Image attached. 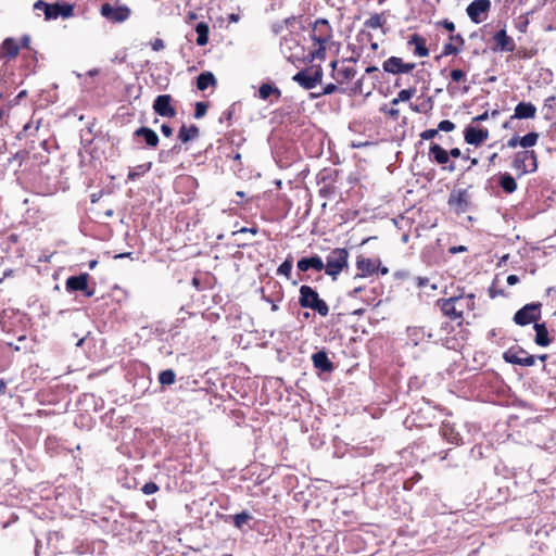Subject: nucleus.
Listing matches in <instances>:
<instances>
[{"label": "nucleus", "mask_w": 556, "mask_h": 556, "mask_svg": "<svg viewBox=\"0 0 556 556\" xmlns=\"http://www.w3.org/2000/svg\"><path fill=\"white\" fill-rule=\"evenodd\" d=\"M384 23L386 18L383 17V15L376 13L365 21L364 26L367 28L377 29L382 27Z\"/></svg>", "instance_id": "obj_38"}, {"label": "nucleus", "mask_w": 556, "mask_h": 556, "mask_svg": "<svg viewBox=\"0 0 556 556\" xmlns=\"http://www.w3.org/2000/svg\"><path fill=\"white\" fill-rule=\"evenodd\" d=\"M539 138L540 135L536 131H530L525 136L515 135L507 140L506 147L510 149H515L517 147H521L522 149H529L538 143Z\"/></svg>", "instance_id": "obj_22"}, {"label": "nucleus", "mask_w": 556, "mask_h": 556, "mask_svg": "<svg viewBox=\"0 0 556 556\" xmlns=\"http://www.w3.org/2000/svg\"><path fill=\"white\" fill-rule=\"evenodd\" d=\"M293 80L296 81L304 89H313L316 87L315 81L311 75V70H302L293 76Z\"/></svg>", "instance_id": "obj_31"}, {"label": "nucleus", "mask_w": 556, "mask_h": 556, "mask_svg": "<svg viewBox=\"0 0 556 556\" xmlns=\"http://www.w3.org/2000/svg\"><path fill=\"white\" fill-rule=\"evenodd\" d=\"M442 27H444L447 31L453 33L455 30V24L452 21L443 20L439 23Z\"/></svg>", "instance_id": "obj_54"}, {"label": "nucleus", "mask_w": 556, "mask_h": 556, "mask_svg": "<svg viewBox=\"0 0 556 556\" xmlns=\"http://www.w3.org/2000/svg\"><path fill=\"white\" fill-rule=\"evenodd\" d=\"M464 160L469 161L470 165L468 166V169L472 168L473 166L478 165L479 161L476 157H470L469 155H464Z\"/></svg>", "instance_id": "obj_60"}, {"label": "nucleus", "mask_w": 556, "mask_h": 556, "mask_svg": "<svg viewBox=\"0 0 556 556\" xmlns=\"http://www.w3.org/2000/svg\"><path fill=\"white\" fill-rule=\"evenodd\" d=\"M435 306L442 315L450 320H457L463 324L465 316L476 309L475 293H466L464 287H457L456 293L448 298H440L435 301Z\"/></svg>", "instance_id": "obj_1"}, {"label": "nucleus", "mask_w": 556, "mask_h": 556, "mask_svg": "<svg viewBox=\"0 0 556 556\" xmlns=\"http://www.w3.org/2000/svg\"><path fill=\"white\" fill-rule=\"evenodd\" d=\"M556 98L553 96V97H548L546 100H545V103H544V108H546L547 110H552L553 109V103L555 102Z\"/></svg>", "instance_id": "obj_62"}, {"label": "nucleus", "mask_w": 556, "mask_h": 556, "mask_svg": "<svg viewBox=\"0 0 556 556\" xmlns=\"http://www.w3.org/2000/svg\"><path fill=\"white\" fill-rule=\"evenodd\" d=\"M349 251L345 248H336L326 257V275L336 280L349 267Z\"/></svg>", "instance_id": "obj_5"}, {"label": "nucleus", "mask_w": 556, "mask_h": 556, "mask_svg": "<svg viewBox=\"0 0 556 556\" xmlns=\"http://www.w3.org/2000/svg\"><path fill=\"white\" fill-rule=\"evenodd\" d=\"M361 37V40L370 42L371 49L377 50L378 49V42L372 41V35L369 31L362 30L358 35Z\"/></svg>", "instance_id": "obj_48"}, {"label": "nucleus", "mask_w": 556, "mask_h": 556, "mask_svg": "<svg viewBox=\"0 0 556 556\" xmlns=\"http://www.w3.org/2000/svg\"><path fill=\"white\" fill-rule=\"evenodd\" d=\"M498 186L508 194L517 190L516 179L509 173H502L498 176Z\"/></svg>", "instance_id": "obj_32"}, {"label": "nucleus", "mask_w": 556, "mask_h": 556, "mask_svg": "<svg viewBox=\"0 0 556 556\" xmlns=\"http://www.w3.org/2000/svg\"><path fill=\"white\" fill-rule=\"evenodd\" d=\"M533 328L535 330L534 342L539 346H547V345H549L552 340H551V338L548 336V330L546 328V325L544 323L543 324L535 323Z\"/></svg>", "instance_id": "obj_29"}, {"label": "nucleus", "mask_w": 556, "mask_h": 556, "mask_svg": "<svg viewBox=\"0 0 556 556\" xmlns=\"http://www.w3.org/2000/svg\"><path fill=\"white\" fill-rule=\"evenodd\" d=\"M207 109H208L207 102H202V101L197 102L194 105V113H193L194 118L200 119V118L204 117L206 115Z\"/></svg>", "instance_id": "obj_42"}, {"label": "nucleus", "mask_w": 556, "mask_h": 556, "mask_svg": "<svg viewBox=\"0 0 556 556\" xmlns=\"http://www.w3.org/2000/svg\"><path fill=\"white\" fill-rule=\"evenodd\" d=\"M74 4L71 3H47L38 0L34 4V10L42 11L47 21L56 20L62 16L64 18L71 17L74 14Z\"/></svg>", "instance_id": "obj_7"}, {"label": "nucleus", "mask_w": 556, "mask_h": 556, "mask_svg": "<svg viewBox=\"0 0 556 556\" xmlns=\"http://www.w3.org/2000/svg\"><path fill=\"white\" fill-rule=\"evenodd\" d=\"M217 79L212 72H203L197 77V88L200 91L206 90L208 87H216Z\"/></svg>", "instance_id": "obj_33"}, {"label": "nucleus", "mask_w": 556, "mask_h": 556, "mask_svg": "<svg viewBox=\"0 0 556 556\" xmlns=\"http://www.w3.org/2000/svg\"><path fill=\"white\" fill-rule=\"evenodd\" d=\"M460 47L454 45L453 42H447L443 46L441 56L456 55L460 52Z\"/></svg>", "instance_id": "obj_43"}, {"label": "nucleus", "mask_w": 556, "mask_h": 556, "mask_svg": "<svg viewBox=\"0 0 556 556\" xmlns=\"http://www.w3.org/2000/svg\"><path fill=\"white\" fill-rule=\"evenodd\" d=\"M293 267V257L289 255L277 268V275L285 276L287 279H290L291 271Z\"/></svg>", "instance_id": "obj_37"}, {"label": "nucleus", "mask_w": 556, "mask_h": 556, "mask_svg": "<svg viewBox=\"0 0 556 556\" xmlns=\"http://www.w3.org/2000/svg\"><path fill=\"white\" fill-rule=\"evenodd\" d=\"M299 304L302 308H311L321 317L329 314L328 304L319 298L318 292L307 285L300 287Z\"/></svg>", "instance_id": "obj_3"}, {"label": "nucleus", "mask_w": 556, "mask_h": 556, "mask_svg": "<svg viewBox=\"0 0 556 556\" xmlns=\"http://www.w3.org/2000/svg\"><path fill=\"white\" fill-rule=\"evenodd\" d=\"M439 131L450 132L456 128V125L450 119H443L438 124Z\"/></svg>", "instance_id": "obj_45"}, {"label": "nucleus", "mask_w": 556, "mask_h": 556, "mask_svg": "<svg viewBox=\"0 0 556 556\" xmlns=\"http://www.w3.org/2000/svg\"><path fill=\"white\" fill-rule=\"evenodd\" d=\"M309 70H311V75L313 77V80L315 81V84L317 86L323 80V76H324L323 70L319 66L316 68H309Z\"/></svg>", "instance_id": "obj_49"}, {"label": "nucleus", "mask_w": 556, "mask_h": 556, "mask_svg": "<svg viewBox=\"0 0 556 556\" xmlns=\"http://www.w3.org/2000/svg\"><path fill=\"white\" fill-rule=\"evenodd\" d=\"M312 362L316 369L323 372H331L334 369L332 362L325 351H318L312 355Z\"/></svg>", "instance_id": "obj_26"}, {"label": "nucleus", "mask_w": 556, "mask_h": 556, "mask_svg": "<svg viewBox=\"0 0 556 556\" xmlns=\"http://www.w3.org/2000/svg\"><path fill=\"white\" fill-rule=\"evenodd\" d=\"M503 359L506 363L519 366L530 367L535 364V356L529 354L520 345H514L503 353Z\"/></svg>", "instance_id": "obj_11"}, {"label": "nucleus", "mask_w": 556, "mask_h": 556, "mask_svg": "<svg viewBox=\"0 0 556 556\" xmlns=\"http://www.w3.org/2000/svg\"><path fill=\"white\" fill-rule=\"evenodd\" d=\"M440 434L443 439L454 445H460L463 440L458 431L451 424L443 422L440 428Z\"/></svg>", "instance_id": "obj_28"}, {"label": "nucleus", "mask_w": 556, "mask_h": 556, "mask_svg": "<svg viewBox=\"0 0 556 556\" xmlns=\"http://www.w3.org/2000/svg\"><path fill=\"white\" fill-rule=\"evenodd\" d=\"M296 267L300 271H307L308 269H314L316 271H321L323 269L326 271V264L323 262L321 257L318 255H313L311 257H303L298 261Z\"/></svg>", "instance_id": "obj_24"}, {"label": "nucleus", "mask_w": 556, "mask_h": 556, "mask_svg": "<svg viewBox=\"0 0 556 556\" xmlns=\"http://www.w3.org/2000/svg\"><path fill=\"white\" fill-rule=\"evenodd\" d=\"M448 39L450 42H453L454 45L460 47V49H463V47L465 46V39L460 34L451 35Z\"/></svg>", "instance_id": "obj_52"}, {"label": "nucleus", "mask_w": 556, "mask_h": 556, "mask_svg": "<svg viewBox=\"0 0 556 556\" xmlns=\"http://www.w3.org/2000/svg\"><path fill=\"white\" fill-rule=\"evenodd\" d=\"M173 103L174 98L170 94H160L154 99L152 109L159 116L173 118L177 114Z\"/></svg>", "instance_id": "obj_15"}, {"label": "nucleus", "mask_w": 556, "mask_h": 556, "mask_svg": "<svg viewBox=\"0 0 556 556\" xmlns=\"http://www.w3.org/2000/svg\"><path fill=\"white\" fill-rule=\"evenodd\" d=\"M36 53L37 52L29 47V50H27V52L23 54V59L27 62L28 66L36 65V63H37Z\"/></svg>", "instance_id": "obj_46"}, {"label": "nucleus", "mask_w": 556, "mask_h": 556, "mask_svg": "<svg viewBox=\"0 0 556 556\" xmlns=\"http://www.w3.org/2000/svg\"><path fill=\"white\" fill-rule=\"evenodd\" d=\"M152 168V163L148 162L144 164L137 165L134 168H130L127 175V179L130 181H135L143 174L148 173Z\"/></svg>", "instance_id": "obj_36"}, {"label": "nucleus", "mask_w": 556, "mask_h": 556, "mask_svg": "<svg viewBox=\"0 0 556 556\" xmlns=\"http://www.w3.org/2000/svg\"><path fill=\"white\" fill-rule=\"evenodd\" d=\"M195 31L198 34L197 45L201 46V47L205 46L208 42V33H210V27H208L207 23H205V22L198 23L195 26Z\"/></svg>", "instance_id": "obj_35"}, {"label": "nucleus", "mask_w": 556, "mask_h": 556, "mask_svg": "<svg viewBox=\"0 0 556 556\" xmlns=\"http://www.w3.org/2000/svg\"><path fill=\"white\" fill-rule=\"evenodd\" d=\"M489 138V130L482 127L468 125L464 130V140L468 144L480 146Z\"/></svg>", "instance_id": "obj_21"}, {"label": "nucleus", "mask_w": 556, "mask_h": 556, "mask_svg": "<svg viewBox=\"0 0 556 556\" xmlns=\"http://www.w3.org/2000/svg\"><path fill=\"white\" fill-rule=\"evenodd\" d=\"M380 111L389 116H391L393 119H397L399 116H400V111L395 108V105H391V108H389L388 104H383L381 108H380Z\"/></svg>", "instance_id": "obj_44"}, {"label": "nucleus", "mask_w": 556, "mask_h": 556, "mask_svg": "<svg viewBox=\"0 0 556 556\" xmlns=\"http://www.w3.org/2000/svg\"><path fill=\"white\" fill-rule=\"evenodd\" d=\"M491 7L490 0H473L468 4L466 12L472 23L480 24L488 18Z\"/></svg>", "instance_id": "obj_13"}, {"label": "nucleus", "mask_w": 556, "mask_h": 556, "mask_svg": "<svg viewBox=\"0 0 556 556\" xmlns=\"http://www.w3.org/2000/svg\"><path fill=\"white\" fill-rule=\"evenodd\" d=\"M159 490H160L159 485L152 481L144 483L143 486L141 488V491L147 495L154 494Z\"/></svg>", "instance_id": "obj_47"}, {"label": "nucleus", "mask_w": 556, "mask_h": 556, "mask_svg": "<svg viewBox=\"0 0 556 556\" xmlns=\"http://www.w3.org/2000/svg\"><path fill=\"white\" fill-rule=\"evenodd\" d=\"M88 274H80L78 276H71L66 279L65 287L70 292L83 291L86 296L93 295L94 290L88 288Z\"/></svg>", "instance_id": "obj_18"}, {"label": "nucleus", "mask_w": 556, "mask_h": 556, "mask_svg": "<svg viewBox=\"0 0 556 556\" xmlns=\"http://www.w3.org/2000/svg\"><path fill=\"white\" fill-rule=\"evenodd\" d=\"M161 132L166 137V138H169L173 136V128L167 125V124H163L161 126Z\"/></svg>", "instance_id": "obj_57"}, {"label": "nucleus", "mask_w": 556, "mask_h": 556, "mask_svg": "<svg viewBox=\"0 0 556 556\" xmlns=\"http://www.w3.org/2000/svg\"><path fill=\"white\" fill-rule=\"evenodd\" d=\"M489 295L491 299H495L496 296L504 295V291L501 289H496L494 286L489 288Z\"/></svg>", "instance_id": "obj_56"}, {"label": "nucleus", "mask_w": 556, "mask_h": 556, "mask_svg": "<svg viewBox=\"0 0 556 556\" xmlns=\"http://www.w3.org/2000/svg\"><path fill=\"white\" fill-rule=\"evenodd\" d=\"M100 14L108 22L118 24L126 22L130 17L131 10L126 4L114 7L109 2H104L100 8Z\"/></svg>", "instance_id": "obj_9"}, {"label": "nucleus", "mask_w": 556, "mask_h": 556, "mask_svg": "<svg viewBox=\"0 0 556 556\" xmlns=\"http://www.w3.org/2000/svg\"><path fill=\"white\" fill-rule=\"evenodd\" d=\"M407 43L409 46H414V54L419 56V58H426L429 55V49L427 48V45H426V39L420 36L419 34H413Z\"/></svg>", "instance_id": "obj_27"}, {"label": "nucleus", "mask_w": 556, "mask_h": 556, "mask_svg": "<svg viewBox=\"0 0 556 556\" xmlns=\"http://www.w3.org/2000/svg\"><path fill=\"white\" fill-rule=\"evenodd\" d=\"M311 38L316 48L311 52L313 59H325L328 43L332 39V27L326 18H318L312 28Z\"/></svg>", "instance_id": "obj_2"}, {"label": "nucleus", "mask_w": 556, "mask_h": 556, "mask_svg": "<svg viewBox=\"0 0 556 556\" xmlns=\"http://www.w3.org/2000/svg\"><path fill=\"white\" fill-rule=\"evenodd\" d=\"M180 150V147L179 146H174L172 149H170V152H179ZM169 151H161L159 153V159H160V162H164L166 156L168 155Z\"/></svg>", "instance_id": "obj_55"}, {"label": "nucleus", "mask_w": 556, "mask_h": 556, "mask_svg": "<svg viewBox=\"0 0 556 556\" xmlns=\"http://www.w3.org/2000/svg\"><path fill=\"white\" fill-rule=\"evenodd\" d=\"M416 93V88L412 87V88H407V89H403L401 90L399 93H397V97L394 98L390 104L391 105H397L400 101H408L410 100Z\"/></svg>", "instance_id": "obj_39"}, {"label": "nucleus", "mask_w": 556, "mask_h": 556, "mask_svg": "<svg viewBox=\"0 0 556 556\" xmlns=\"http://www.w3.org/2000/svg\"><path fill=\"white\" fill-rule=\"evenodd\" d=\"M380 265V261L376 258L365 257L363 255H358L356 258V269L357 274L355 278H364L371 276L377 273Z\"/></svg>", "instance_id": "obj_20"}, {"label": "nucleus", "mask_w": 556, "mask_h": 556, "mask_svg": "<svg viewBox=\"0 0 556 556\" xmlns=\"http://www.w3.org/2000/svg\"><path fill=\"white\" fill-rule=\"evenodd\" d=\"M31 38L29 35H23L20 40L9 37L0 45V60L9 63L17 58L21 49L29 50Z\"/></svg>", "instance_id": "obj_6"}, {"label": "nucleus", "mask_w": 556, "mask_h": 556, "mask_svg": "<svg viewBox=\"0 0 556 556\" xmlns=\"http://www.w3.org/2000/svg\"><path fill=\"white\" fill-rule=\"evenodd\" d=\"M132 138L138 143L144 142L150 149H156L160 143L157 134L147 126H141L136 129L132 134Z\"/></svg>", "instance_id": "obj_19"}, {"label": "nucleus", "mask_w": 556, "mask_h": 556, "mask_svg": "<svg viewBox=\"0 0 556 556\" xmlns=\"http://www.w3.org/2000/svg\"><path fill=\"white\" fill-rule=\"evenodd\" d=\"M541 303H529L518 309L514 315V323L518 326L535 324L541 319Z\"/></svg>", "instance_id": "obj_10"}, {"label": "nucleus", "mask_w": 556, "mask_h": 556, "mask_svg": "<svg viewBox=\"0 0 556 556\" xmlns=\"http://www.w3.org/2000/svg\"><path fill=\"white\" fill-rule=\"evenodd\" d=\"M439 134L438 128L426 129L420 134L422 140H431Z\"/></svg>", "instance_id": "obj_50"}, {"label": "nucleus", "mask_w": 556, "mask_h": 556, "mask_svg": "<svg viewBox=\"0 0 556 556\" xmlns=\"http://www.w3.org/2000/svg\"><path fill=\"white\" fill-rule=\"evenodd\" d=\"M258 96L262 100H267L271 96L278 100L281 97V90L270 84H262L258 89Z\"/></svg>", "instance_id": "obj_34"}, {"label": "nucleus", "mask_w": 556, "mask_h": 556, "mask_svg": "<svg viewBox=\"0 0 556 556\" xmlns=\"http://www.w3.org/2000/svg\"><path fill=\"white\" fill-rule=\"evenodd\" d=\"M518 282H519V277H518L517 275H509V276L507 277V283H508L509 286H514V285H516V283H518Z\"/></svg>", "instance_id": "obj_61"}, {"label": "nucleus", "mask_w": 556, "mask_h": 556, "mask_svg": "<svg viewBox=\"0 0 556 556\" xmlns=\"http://www.w3.org/2000/svg\"><path fill=\"white\" fill-rule=\"evenodd\" d=\"M447 205L456 215L468 212L471 205V195L468 189H453L448 194Z\"/></svg>", "instance_id": "obj_8"}, {"label": "nucleus", "mask_w": 556, "mask_h": 556, "mask_svg": "<svg viewBox=\"0 0 556 556\" xmlns=\"http://www.w3.org/2000/svg\"><path fill=\"white\" fill-rule=\"evenodd\" d=\"M245 232H250L252 235H256L258 232V228L257 227H242L240 228L237 233H245Z\"/></svg>", "instance_id": "obj_58"}, {"label": "nucleus", "mask_w": 556, "mask_h": 556, "mask_svg": "<svg viewBox=\"0 0 556 556\" xmlns=\"http://www.w3.org/2000/svg\"><path fill=\"white\" fill-rule=\"evenodd\" d=\"M200 129L197 125L192 124L190 126L182 125L178 131V139L182 143H187L191 140H194L199 137Z\"/></svg>", "instance_id": "obj_30"}, {"label": "nucleus", "mask_w": 556, "mask_h": 556, "mask_svg": "<svg viewBox=\"0 0 556 556\" xmlns=\"http://www.w3.org/2000/svg\"><path fill=\"white\" fill-rule=\"evenodd\" d=\"M536 115V108L531 102H519L514 111V115L510 117L517 119H533Z\"/></svg>", "instance_id": "obj_25"}, {"label": "nucleus", "mask_w": 556, "mask_h": 556, "mask_svg": "<svg viewBox=\"0 0 556 556\" xmlns=\"http://www.w3.org/2000/svg\"><path fill=\"white\" fill-rule=\"evenodd\" d=\"M151 47L154 51H161L164 49L165 45H164V41L160 38H155L152 42H151Z\"/></svg>", "instance_id": "obj_53"}, {"label": "nucleus", "mask_w": 556, "mask_h": 556, "mask_svg": "<svg viewBox=\"0 0 556 556\" xmlns=\"http://www.w3.org/2000/svg\"><path fill=\"white\" fill-rule=\"evenodd\" d=\"M416 67L415 63L405 62L400 56H390L382 63L383 72L391 75L408 74Z\"/></svg>", "instance_id": "obj_14"}, {"label": "nucleus", "mask_w": 556, "mask_h": 556, "mask_svg": "<svg viewBox=\"0 0 556 556\" xmlns=\"http://www.w3.org/2000/svg\"><path fill=\"white\" fill-rule=\"evenodd\" d=\"M489 117V114L488 112H483L482 114L476 116L472 118V122H482V121H486Z\"/></svg>", "instance_id": "obj_63"}, {"label": "nucleus", "mask_w": 556, "mask_h": 556, "mask_svg": "<svg viewBox=\"0 0 556 556\" xmlns=\"http://www.w3.org/2000/svg\"><path fill=\"white\" fill-rule=\"evenodd\" d=\"M429 159L431 162L441 165L443 169L454 172L456 169L455 163L451 162L448 152L440 144L432 142L429 147Z\"/></svg>", "instance_id": "obj_16"}, {"label": "nucleus", "mask_w": 556, "mask_h": 556, "mask_svg": "<svg viewBox=\"0 0 556 556\" xmlns=\"http://www.w3.org/2000/svg\"><path fill=\"white\" fill-rule=\"evenodd\" d=\"M447 152H448V157H450V159H451V157L457 159V157H460V156L463 157V156H464V155L462 154L460 149H458V148H453V149H451V150H450V151H447Z\"/></svg>", "instance_id": "obj_59"}, {"label": "nucleus", "mask_w": 556, "mask_h": 556, "mask_svg": "<svg viewBox=\"0 0 556 556\" xmlns=\"http://www.w3.org/2000/svg\"><path fill=\"white\" fill-rule=\"evenodd\" d=\"M338 90V87L337 85L334 84H328L324 87L323 91L320 93H317V94H314V97H319V96H326V94H331L333 92H336Z\"/></svg>", "instance_id": "obj_51"}, {"label": "nucleus", "mask_w": 556, "mask_h": 556, "mask_svg": "<svg viewBox=\"0 0 556 556\" xmlns=\"http://www.w3.org/2000/svg\"><path fill=\"white\" fill-rule=\"evenodd\" d=\"M493 40L495 42L494 50H498L502 52H514L516 49V43L514 39L507 35L505 29L498 30L493 36Z\"/></svg>", "instance_id": "obj_23"}, {"label": "nucleus", "mask_w": 556, "mask_h": 556, "mask_svg": "<svg viewBox=\"0 0 556 556\" xmlns=\"http://www.w3.org/2000/svg\"><path fill=\"white\" fill-rule=\"evenodd\" d=\"M239 20H240V16H239V14H236V13H231L228 16V21L230 23H237Z\"/></svg>", "instance_id": "obj_64"}, {"label": "nucleus", "mask_w": 556, "mask_h": 556, "mask_svg": "<svg viewBox=\"0 0 556 556\" xmlns=\"http://www.w3.org/2000/svg\"><path fill=\"white\" fill-rule=\"evenodd\" d=\"M331 77L339 84L345 85L351 83L356 77V70L354 66L345 63V61L339 63L334 60L331 62Z\"/></svg>", "instance_id": "obj_12"}, {"label": "nucleus", "mask_w": 556, "mask_h": 556, "mask_svg": "<svg viewBox=\"0 0 556 556\" xmlns=\"http://www.w3.org/2000/svg\"><path fill=\"white\" fill-rule=\"evenodd\" d=\"M233 526L238 529H242V527L252 519L251 515L247 511H241L231 516Z\"/></svg>", "instance_id": "obj_41"}, {"label": "nucleus", "mask_w": 556, "mask_h": 556, "mask_svg": "<svg viewBox=\"0 0 556 556\" xmlns=\"http://www.w3.org/2000/svg\"><path fill=\"white\" fill-rule=\"evenodd\" d=\"M538 153L534 150L523 149L514 154L511 167L516 170L518 177L532 174L538 170Z\"/></svg>", "instance_id": "obj_4"}, {"label": "nucleus", "mask_w": 556, "mask_h": 556, "mask_svg": "<svg viewBox=\"0 0 556 556\" xmlns=\"http://www.w3.org/2000/svg\"><path fill=\"white\" fill-rule=\"evenodd\" d=\"M176 381V374L173 369H165L159 374V382L163 386H170Z\"/></svg>", "instance_id": "obj_40"}, {"label": "nucleus", "mask_w": 556, "mask_h": 556, "mask_svg": "<svg viewBox=\"0 0 556 556\" xmlns=\"http://www.w3.org/2000/svg\"><path fill=\"white\" fill-rule=\"evenodd\" d=\"M451 83L447 84V91L450 94L456 92L467 93L470 89L468 84L467 74L460 68H453L450 72Z\"/></svg>", "instance_id": "obj_17"}]
</instances>
